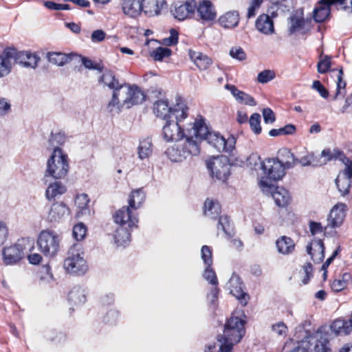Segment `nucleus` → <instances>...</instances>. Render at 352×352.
<instances>
[{
  "label": "nucleus",
  "mask_w": 352,
  "mask_h": 352,
  "mask_svg": "<svg viewBox=\"0 0 352 352\" xmlns=\"http://www.w3.org/2000/svg\"><path fill=\"white\" fill-rule=\"evenodd\" d=\"M145 192L144 190L141 188L132 191L131 195L129 198V206H124L125 208H128L131 210L132 214L135 216V214L134 213V210L139 208L142 203L145 200Z\"/></svg>",
  "instance_id": "obj_32"
},
{
  "label": "nucleus",
  "mask_w": 352,
  "mask_h": 352,
  "mask_svg": "<svg viewBox=\"0 0 352 352\" xmlns=\"http://www.w3.org/2000/svg\"><path fill=\"white\" fill-rule=\"evenodd\" d=\"M345 207L344 204H338L332 208L327 218V225L324 228L325 230L328 228H336L342 224L346 216Z\"/></svg>",
  "instance_id": "obj_19"
},
{
  "label": "nucleus",
  "mask_w": 352,
  "mask_h": 352,
  "mask_svg": "<svg viewBox=\"0 0 352 352\" xmlns=\"http://www.w3.org/2000/svg\"><path fill=\"white\" fill-rule=\"evenodd\" d=\"M221 229L226 236L232 237L234 235V230L228 216H221L217 224L218 231Z\"/></svg>",
  "instance_id": "obj_45"
},
{
  "label": "nucleus",
  "mask_w": 352,
  "mask_h": 352,
  "mask_svg": "<svg viewBox=\"0 0 352 352\" xmlns=\"http://www.w3.org/2000/svg\"><path fill=\"white\" fill-rule=\"evenodd\" d=\"M188 107L181 100L171 107L169 106L168 101L166 98H161L156 100L153 104V112L157 117L161 118L164 120L170 118H177L179 116H188Z\"/></svg>",
  "instance_id": "obj_8"
},
{
  "label": "nucleus",
  "mask_w": 352,
  "mask_h": 352,
  "mask_svg": "<svg viewBox=\"0 0 352 352\" xmlns=\"http://www.w3.org/2000/svg\"><path fill=\"white\" fill-rule=\"evenodd\" d=\"M74 55L62 52H51L47 54L48 61L58 66H63L69 63Z\"/></svg>",
  "instance_id": "obj_38"
},
{
  "label": "nucleus",
  "mask_w": 352,
  "mask_h": 352,
  "mask_svg": "<svg viewBox=\"0 0 352 352\" xmlns=\"http://www.w3.org/2000/svg\"><path fill=\"white\" fill-rule=\"evenodd\" d=\"M338 4L344 10L352 11V0H320L313 11V18L317 23L324 22L330 15V6Z\"/></svg>",
  "instance_id": "obj_13"
},
{
  "label": "nucleus",
  "mask_w": 352,
  "mask_h": 352,
  "mask_svg": "<svg viewBox=\"0 0 352 352\" xmlns=\"http://www.w3.org/2000/svg\"><path fill=\"white\" fill-rule=\"evenodd\" d=\"M261 122V116L258 113H253L249 120V124L252 129L256 134H260L261 132V127L260 125Z\"/></svg>",
  "instance_id": "obj_52"
},
{
  "label": "nucleus",
  "mask_w": 352,
  "mask_h": 352,
  "mask_svg": "<svg viewBox=\"0 0 352 352\" xmlns=\"http://www.w3.org/2000/svg\"><path fill=\"white\" fill-rule=\"evenodd\" d=\"M272 331L279 336L285 337L287 333V327L283 322H278L272 325Z\"/></svg>",
  "instance_id": "obj_58"
},
{
  "label": "nucleus",
  "mask_w": 352,
  "mask_h": 352,
  "mask_svg": "<svg viewBox=\"0 0 352 352\" xmlns=\"http://www.w3.org/2000/svg\"><path fill=\"white\" fill-rule=\"evenodd\" d=\"M300 164L302 166H321V164H319V160H316V157H314L313 153H308L301 159L297 161V164Z\"/></svg>",
  "instance_id": "obj_50"
},
{
  "label": "nucleus",
  "mask_w": 352,
  "mask_h": 352,
  "mask_svg": "<svg viewBox=\"0 0 352 352\" xmlns=\"http://www.w3.org/2000/svg\"><path fill=\"white\" fill-rule=\"evenodd\" d=\"M61 236L52 230H42L38 237L37 244L40 251L46 256L54 257L60 250Z\"/></svg>",
  "instance_id": "obj_10"
},
{
  "label": "nucleus",
  "mask_w": 352,
  "mask_h": 352,
  "mask_svg": "<svg viewBox=\"0 0 352 352\" xmlns=\"http://www.w3.org/2000/svg\"><path fill=\"white\" fill-rule=\"evenodd\" d=\"M171 54V50L167 47H160L151 53V56L155 60H162L165 57H168Z\"/></svg>",
  "instance_id": "obj_51"
},
{
  "label": "nucleus",
  "mask_w": 352,
  "mask_h": 352,
  "mask_svg": "<svg viewBox=\"0 0 352 352\" xmlns=\"http://www.w3.org/2000/svg\"><path fill=\"white\" fill-rule=\"evenodd\" d=\"M192 130L199 144L201 140H205L219 152L230 153L234 148L236 140L233 135L226 139L219 133L210 132L202 120L193 122Z\"/></svg>",
  "instance_id": "obj_1"
},
{
  "label": "nucleus",
  "mask_w": 352,
  "mask_h": 352,
  "mask_svg": "<svg viewBox=\"0 0 352 352\" xmlns=\"http://www.w3.org/2000/svg\"><path fill=\"white\" fill-rule=\"evenodd\" d=\"M331 57L327 55L321 58L318 63L317 69L320 74H324L329 71L332 73V77L336 78L337 89L335 98H337L339 95H342L341 89H344L345 88L346 82L342 80L343 70L342 67L338 69H330L331 65Z\"/></svg>",
  "instance_id": "obj_16"
},
{
  "label": "nucleus",
  "mask_w": 352,
  "mask_h": 352,
  "mask_svg": "<svg viewBox=\"0 0 352 352\" xmlns=\"http://www.w3.org/2000/svg\"><path fill=\"white\" fill-rule=\"evenodd\" d=\"M307 252L314 263H321L324 258V245L322 240L314 239L307 246Z\"/></svg>",
  "instance_id": "obj_23"
},
{
  "label": "nucleus",
  "mask_w": 352,
  "mask_h": 352,
  "mask_svg": "<svg viewBox=\"0 0 352 352\" xmlns=\"http://www.w3.org/2000/svg\"><path fill=\"white\" fill-rule=\"evenodd\" d=\"M276 246L278 252L284 255L292 254L295 248L294 241L286 236L278 238L276 241Z\"/></svg>",
  "instance_id": "obj_36"
},
{
  "label": "nucleus",
  "mask_w": 352,
  "mask_h": 352,
  "mask_svg": "<svg viewBox=\"0 0 352 352\" xmlns=\"http://www.w3.org/2000/svg\"><path fill=\"white\" fill-rule=\"evenodd\" d=\"M261 165L265 174L259 182L262 191L267 192L268 188L274 189L273 182L282 179L285 173L283 162L278 159H267L261 162Z\"/></svg>",
  "instance_id": "obj_6"
},
{
  "label": "nucleus",
  "mask_w": 352,
  "mask_h": 352,
  "mask_svg": "<svg viewBox=\"0 0 352 352\" xmlns=\"http://www.w3.org/2000/svg\"><path fill=\"white\" fill-rule=\"evenodd\" d=\"M225 88L231 92L232 96L239 102L252 107L256 105V102L253 97L242 91L239 90L234 85L227 84L225 86Z\"/></svg>",
  "instance_id": "obj_29"
},
{
  "label": "nucleus",
  "mask_w": 352,
  "mask_h": 352,
  "mask_svg": "<svg viewBox=\"0 0 352 352\" xmlns=\"http://www.w3.org/2000/svg\"><path fill=\"white\" fill-rule=\"evenodd\" d=\"M240 16L238 11L230 10L221 15L217 21L224 29H233L238 26Z\"/></svg>",
  "instance_id": "obj_25"
},
{
  "label": "nucleus",
  "mask_w": 352,
  "mask_h": 352,
  "mask_svg": "<svg viewBox=\"0 0 352 352\" xmlns=\"http://www.w3.org/2000/svg\"><path fill=\"white\" fill-rule=\"evenodd\" d=\"M306 334L305 340H302L305 352H330L327 332L320 329L311 334L309 332Z\"/></svg>",
  "instance_id": "obj_11"
},
{
  "label": "nucleus",
  "mask_w": 352,
  "mask_h": 352,
  "mask_svg": "<svg viewBox=\"0 0 352 352\" xmlns=\"http://www.w3.org/2000/svg\"><path fill=\"white\" fill-rule=\"evenodd\" d=\"M313 267L311 263H306L302 266V270L300 272L302 276V283L306 285L309 283L310 278L313 276Z\"/></svg>",
  "instance_id": "obj_54"
},
{
  "label": "nucleus",
  "mask_w": 352,
  "mask_h": 352,
  "mask_svg": "<svg viewBox=\"0 0 352 352\" xmlns=\"http://www.w3.org/2000/svg\"><path fill=\"white\" fill-rule=\"evenodd\" d=\"M331 329L337 335L346 336L352 331V326L349 321L338 319L331 324Z\"/></svg>",
  "instance_id": "obj_39"
},
{
  "label": "nucleus",
  "mask_w": 352,
  "mask_h": 352,
  "mask_svg": "<svg viewBox=\"0 0 352 352\" xmlns=\"http://www.w3.org/2000/svg\"><path fill=\"white\" fill-rule=\"evenodd\" d=\"M70 214L69 207L63 202L53 204L47 213V219L50 223L59 222Z\"/></svg>",
  "instance_id": "obj_21"
},
{
  "label": "nucleus",
  "mask_w": 352,
  "mask_h": 352,
  "mask_svg": "<svg viewBox=\"0 0 352 352\" xmlns=\"http://www.w3.org/2000/svg\"><path fill=\"white\" fill-rule=\"evenodd\" d=\"M263 116L265 123H273L275 122L276 117L273 111L270 108H265L263 110Z\"/></svg>",
  "instance_id": "obj_64"
},
{
  "label": "nucleus",
  "mask_w": 352,
  "mask_h": 352,
  "mask_svg": "<svg viewBox=\"0 0 352 352\" xmlns=\"http://www.w3.org/2000/svg\"><path fill=\"white\" fill-rule=\"evenodd\" d=\"M115 222L119 225L114 234L115 243L118 245H124L131 239V230L137 228L138 219L132 214L129 208L122 207L113 216Z\"/></svg>",
  "instance_id": "obj_4"
},
{
  "label": "nucleus",
  "mask_w": 352,
  "mask_h": 352,
  "mask_svg": "<svg viewBox=\"0 0 352 352\" xmlns=\"http://www.w3.org/2000/svg\"><path fill=\"white\" fill-rule=\"evenodd\" d=\"M128 84H120L113 91L111 99L107 105L108 111L112 115L120 113L123 108L127 109Z\"/></svg>",
  "instance_id": "obj_15"
},
{
  "label": "nucleus",
  "mask_w": 352,
  "mask_h": 352,
  "mask_svg": "<svg viewBox=\"0 0 352 352\" xmlns=\"http://www.w3.org/2000/svg\"><path fill=\"white\" fill-rule=\"evenodd\" d=\"M352 174L340 172L336 179V184L338 191L342 195H346L349 192L351 187Z\"/></svg>",
  "instance_id": "obj_33"
},
{
  "label": "nucleus",
  "mask_w": 352,
  "mask_h": 352,
  "mask_svg": "<svg viewBox=\"0 0 352 352\" xmlns=\"http://www.w3.org/2000/svg\"><path fill=\"white\" fill-rule=\"evenodd\" d=\"M40 58L36 54L30 52H16L15 63H19L23 67L36 68Z\"/></svg>",
  "instance_id": "obj_30"
},
{
  "label": "nucleus",
  "mask_w": 352,
  "mask_h": 352,
  "mask_svg": "<svg viewBox=\"0 0 352 352\" xmlns=\"http://www.w3.org/2000/svg\"><path fill=\"white\" fill-rule=\"evenodd\" d=\"M285 168H292L297 164L298 158H296L290 150L286 148L280 149L278 152Z\"/></svg>",
  "instance_id": "obj_41"
},
{
  "label": "nucleus",
  "mask_w": 352,
  "mask_h": 352,
  "mask_svg": "<svg viewBox=\"0 0 352 352\" xmlns=\"http://www.w3.org/2000/svg\"><path fill=\"white\" fill-rule=\"evenodd\" d=\"M66 141V136L63 132H58L52 133L49 140L50 146L54 147V149H61L60 146L63 145Z\"/></svg>",
  "instance_id": "obj_47"
},
{
  "label": "nucleus",
  "mask_w": 352,
  "mask_h": 352,
  "mask_svg": "<svg viewBox=\"0 0 352 352\" xmlns=\"http://www.w3.org/2000/svg\"><path fill=\"white\" fill-rule=\"evenodd\" d=\"M201 254L204 264L208 266H211L212 264V253L211 248L208 245L202 246Z\"/></svg>",
  "instance_id": "obj_55"
},
{
  "label": "nucleus",
  "mask_w": 352,
  "mask_h": 352,
  "mask_svg": "<svg viewBox=\"0 0 352 352\" xmlns=\"http://www.w3.org/2000/svg\"><path fill=\"white\" fill-rule=\"evenodd\" d=\"M211 176L218 180L226 181L230 175V164L224 155L214 157L206 162Z\"/></svg>",
  "instance_id": "obj_14"
},
{
  "label": "nucleus",
  "mask_w": 352,
  "mask_h": 352,
  "mask_svg": "<svg viewBox=\"0 0 352 352\" xmlns=\"http://www.w3.org/2000/svg\"><path fill=\"white\" fill-rule=\"evenodd\" d=\"M89 199L86 194L77 195L75 200V204L81 210L87 208Z\"/></svg>",
  "instance_id": "obj_59"
},
{
  "label": "nucleus",
  "mask_w": 352,
  "mask_h": 352,
  "mask_svg": "<svg viewBox=\"0 0 352 352\" xmlns=\"http://www.w3.org/2000/svg\"><path fill=\"white\" fill-rule=\"evenodd\" d=\"M87 233V228L82 223H77L73 228V236L76 241L82 240Z\"/></svg>",
  "instance_id": "obj_53"
},
{
  "label": "nucleus",
  "mask_w": 352,
  "mask_h": 352,
  "mask_svg": "<svg viewBox=\"0 0 352 352\" xmlns=\"http://www.w3.org/2000/svg\"><path fill=\"white\" fill-rule=\"evenodd\" d=\"M144 13L148 16L160 14L161 10L166 6L165 0H142Z\"/></svg>",
  "instance_id": "obj_28"
},
{
  "label": "nucleus",
  "mask_w": 352,
  "mask_h": 352,
  "mask_svg": "<svg viewBox=\"0 0 352 352\" xmlns=\"http://www.w3.org/2000/svg\"><path fill=\"white\" fill-rule=\"evenodd\" d=\"M230 55L239 60H243L246 58V54L241 47H232L230 51Z\"/></svg>",
  "instance_id": "obj_61"
},
{
  "label": "nucleus",
  "mask_w": 352,
  "mask_h": 352,
  "mask_svg": "<svg viewBox=\"0 0 352 352\" xmlns=\"http://www.w3.org/2000/svg\"><path fill=\"white\" fill-rule=\"evenodd\" d=\"M63 265L65 270L70 274L82 275L87 272V262L81 255L78 245H74L68 250Z\"/></svg>",
  "instance_id": "obj_12"
},
{
  "label": "nucleus",
  "mask_w": 352,
  "mask_h": 352,
  "mask_svg": "<svg viewBox=\"0 0 352 352\" xmlns=\"http://www.w3.org/2000/svg\"><path fill=\"white\" fill-rule=\"evenodd\" d=\"M245 321L238 316H231L224 325L223 333L218 336L221 343L218 352H231L233 346L239 342L245 333Z\"/></svg>",
  "instance_id": "obj_2"
},
{
  "label": "nucleus",
  "mask_w": 352,
  "mask_h": 352,
  "mask_svg": "<svg viewBox=\"0 0 352 352\" xmlns=\"http://www.w3.org/2000/svg\"><path fill=\"white\" fill-rule=\"evenodd\" d=\"M342 155V151L338 148H325L321 153V157H323L322 161H319V164H321V166L323 164H326L328 162H330L333 160L339 159V157Z\"/></svg>",
  "instance_id": "obj_46"
},
{
  "label": "nucleus",
  "mask_w": 352,
  "mask_h": 352,
  "mask_svg": "<svg viewBox=\"0 0 352 352\" xmlns=\"http://www.w3.org/2000/svg\"><path fill=\"white\" fill-rule=\"evenodd\" d=\"M196 3L194 1H186L182 3H175L171 12L176 19L183 21L194 13Z\"/></svg>",
  "instance_id": "obj_22"
},
{
  "label": "nucleus",
  "mask_w": 352,
  "mask_h": 352,
  "mask_svg": "<svg viewBox=\"0 0 352 352\" xmlns=\"http://www.w3.org/2000/svg\"><path fill=\"white\" fill-rule=\"evenodd\" d=\"M264 193H270L276 203L279 207L287 206L290 201V195L287 190L277 187L275 186L274 189L268 188L267 192H263Z\"/></svg>",
  "instance_id": "obj_26"
},
{
  "label": "nucleus",
  "mask_w": 352,
  "mask_h": 352,
  "mask_svg": "<svg viewBox=\"0 0 352 352\" xmlns=\"http://www.w3.org/2000/svg\"><path fill=\"white\" fill-rule=\"evenodd\" d=\"M204 214L211 219L217 218L221 212V206L218 202L207 199L204 203Z\"/></svg>",
  "instance_id": "obj_42"
},
{
  "label": "nucleus",
  "mask_w": 352,
  "mask_h": 352,
  "mask_svg": "<svg viewBox=\"0 0 352 352\" xmlns=\"http://www.w3.org/2000/svg\"><path fill=\"white\" fill-rule=\"evenodd\" d=\"M197 14L202 23H210L217 18L214 5L208 0H202L197 6Z\"/></svg>",
  "instance_id": "obj_18"
},
{
  "label": "nucleus",
  "mask_w": 352,
  "mask_h": 352,
  "mask_svg": "<svg viewBox=\"0 0 352 352\" xmlns=\"http://www.w3.org/2000/svg\"><path fill=\"white\" fill-rule=\"evenodd\" d=\"M33 247V243L28 239H19L14 244L2 250L3 262L6 265L18 263Z\"/></svg>",
  "instance_id": "obj_7"
},
{
  "label": "nucleus",
  "mask_w": 352,
  "mask_h": 352,
  "mask_svg": "<svg viewBox=\"0 0 352 352\" xmlns=\"http://www.w3.org/2000/svg\"><path fill=\"white\" fill-rule=\"evenodd\" d=\"M66 186L60 182H54L50 184L46 189L45 196L49 200L56 199L65 194Z\"/></svg>",
  "instance_id": "obj_37"
},
{
  "label": "nucleus",
  "mask_w": 352,
  "mask_h": 352,
  "mask_svg": "<svg viewBox=\"0 0 352 352\" xmlns=\"http://www.w3.org/2000/svg\"><path fill=\"white\" fill-rule=\"evenodd\" d=\"M142 0H123L122 9L124 14L135 18L143 12Z\"/></svg>",
  "instance_id": "obj_27"
},
{
  "label": "nucleus",
  "mask_w": 352,
  "mask_h": 352,
  "mask_svg": "<svg viewBox=\"0 0 352 352\" xmlns=\"http://www.w3.org/2000/svg\"><path fill=\"white\" fill-rule=\"evenodd\" d=\"M227 287L230 290V293L233 295L243 306L248 304L249 295L245 292V286L241 278L237 274H232L227 283Z\"/></svg>",
  "instance_id": "obj_17"
},
{
  "label": "nucleus",
  "mask_w": 352,
  "mask_h": 352,
  "mask_svg": "<svg viewBox=\"0 0 352 352\" xmlns=\"http://www.w3.org/2000/svg\"><path fill=\"white\" fill-rule=\"evenodd\" d=\"M312 88L314 89L317 90L322 98H327L328 97V90L326 89V88L322 85V83L319 80L314 81L312 84Z\"/></svg>",
  "instance_id": "obj_63"
},
{
  "label": "nucleus",
  "mask_w": 352,
  "mask_h": 352,
  "mask_svg": "<svg viewBox=\"0 0 352 352\" xmlns=\"http://www.w3.org/2000/svg\"><path fill=\"white\" fill-rule=\"evenodd\" d=\"M16 50L13 48L5 49L0 55V77L10 74L12 66L15 63Z\"/></svg>",
  "instance_id": "obj_20"
},
{
  "label": "nucleus",
  "mask_w": 352,
  "mask_h": 352,
  "mask_svg": "<svg viewBox=\"0 0 352 352\" xmlns=\"http://www.w3.org/2000/svg\"><path fill=\"white\" fill-rule=\"evenodd\" d=\"M204 278L213 285H217L218 283L217 278L215 272L211 268V266L206 265L204 270Z\"/></svg>",
  "instance_id": "obj_56"
},
{
  "label": "nucleus",
  "mask_w": 352,
  "mask_h": 352,
  "mask_svg": "<svg viewBox=\"0 0 352 352\" xmlns=\"http://www.w3.org/2000/svg\"><path fill=\"white\" fill-rule=\"evenodd\" d=\"M40 280L43 283H51L54 280V276L51 272V268L49 265L42 266L40 271Z\"/></svg>",
  "instance_id": "obj_49"
},
{
  "label": "nucleus",
  "mask_w": 352,
  "mask_h": 352,
  "mask_svg": "<svg viewBox=\"0 0 352 352\" xmlns=\"http://www.w3.org/2000/svg\"><path fill=\"white\" fill-rule=\"evenodd\" d=\"M198 141L195 140L191 129H187L186 138L167 148L165 151L167 157L174 162H182L190 155H197L199 153Z\"/></svg>",
  "instance_id": "obj_3"
},
{
  "label": "nucleus",
  "mask_w": 352,
  "mask_h": 352,
  "mask_svg": "<svg viewBox=\"0 0 352 352\" xmlns=\"http://www.w3.org/2000/svg\"><path fill=\"white\" fill-rule=\"evenodd\" d=\"M305 24V21L302 18L297 16H292L289 18V30L291 34L300 30L302 29V26Z\"/></svg>",
  "instance_id": "obj_48"
},
{
  "label": "nucleus",
  "mask_w": 352,
  "mask_h": 352,
  "mask_svg": "<svg viewBox=\"0 0 352 352\" xmlns=\"http://www.w3.org/2000/svg\"><path fill=\"white\" fill-rule=\"evenodd\" d=\"M8 236V228L3 221H0V247L6 241Z\"/></svg>",
  "instance_id": "obj_62"
},
{
  "label": "nucleus",
  "mask_w": 352,
  "mask_h": 352,
  "mask_svg": "<svg viewBox=\"0 0 352 352\" xmlns=\"http://www.w3.org/2000/svg\"><path fill=\"white\" fill-rule=\"evenodd\" d=\"M98 81L113 91L120 85L119 80L116 78L114 73L107 69L104 71Z\"/></svg>",
  "instance_id": "obj_40"
},
{
  "label": "nucleus",
  "mask_w": 352,
  "mask_h": 352,
  "mask_svg": "<svg viewBox=\"0 0 352 352\" xmlns=\"http://www.w3.org/2000/svg\"><path fill=\"white\" fill-rule=\"evenodd\" d=\"M45 338L54 344H61L66 340V334L56 329L48 330L45 332Z\"/></svg>",
  "instance_id": "obj_43"
},
{
  "label": "nucleus",
  "mask_w": 352,
  "mask_h": 352,
  "mask_svg": "<svg viewBox=\"0 0 352 352\" xmlns=\"http://www.w3.org/2000/svg\"><path fill=\"white\" fill-rule=\"evenodd\" d=\"M338 160H340L345 166L344 169L341 172L346 173V174H352V160L346 157L342 151V155H340Z\"/></svg>",
  "instance_id": "obj_60"
},
{
  "label": "nucleus",
  "mask_w": 352,
  "mask_h": 352,
  "mask_svg": "<svg viewBox=\"0 0 352 352\" xmlns=\"http://www.w3.org/2000/svg\"><path fill=\"white\" fill-rule=\"evenodd\" d=\"M153 152L152 142L149 138L140 141L138 146V155L141 160L148 158Z\"/></svg>",
  "instance_id": "obj_44"
},
{
  "label": "nucleus",
  "mask_w": 352,
  "mask_h": 352,
  "mask_svg": "<svg viewBox=\"0 0 352 352\" xmlns=\"http://www.w3.org/2000/svg\"><path fill=\"white\" fill-rule=\"evenodd\" d=\"M256 29L265 34H270L274 32V23L268 14H262L256 21Z\"/></svg>",
  "instance_id": "obj_34"
},
{
  "label": "nucleus",
  "mask_w": 352,
  "mask_h": 352,
  "mask_svg": "<svg viewBox=\"0 0 352 352\" xmlns=\"http://www.w3.org/2000/svg\"><path fill=\"white\" fill-rule=\"evenodd\" d=\"M186 117L179 116L177 118H170L165 120V124L162 127V137L166 142L180 141L186 138L187 129H191L193 122L188 124V126L181 125V122Z\"/></svg>",
  "instance_id": "obj_9"
},
{
  "label": "nucleus",
  "mask_w": 352,
  "mask_h": 352,
  "mask_svg": "<svg viewBox=\"0 0 352 352\" xmlns=\"http://www.w3.org/2000/svg\"><path fill=\"white\" fill-rule=\"evenodd\" d=\"M275 78L274 72L265 69L258 74L257 80L260 83H267Z\"/></svg>",
  "instance_id": "obj_57"
},
{
  "label": "nucleus",
  "mask_w": 352,
  "mask_h": 352,
  "mask_svg": "<svg viewBox=\"0 0 352 352\" xmlns=\"http://www.w3.org/2000/svg\"><path fill=\"white\" fill-rule=\"evenodd\" d=\"M69 169V158L62 149H54L47 161L45 177H51L55 179L66 177Z\"/></svg>",
  "instance_id": "obj_5"
},
{
  "label": "nucleus",
  "mask_w": 352,
  "mask_h": 352,
  "mask_svg": "<svg viewBox=\"0 0 352 352\" xmlns=\"http://www.w3.org/2000/svg\"><path fill=\"white\" fill-rule=\"evenodd\" d=\"M127 91V109H129L134 105L142 103L146 99L145 94L136 85L128 84Z\"/></svg>",
  "instance_id": "obj_24"
},
{
  "label": "nucleus",
  "mask_w": 352,
  "mask_h": 352,
  "mask_svg": "<svg viewBox=\"0 0 352 352\" xmlns=\"http://www.w3.org/2000/svg\"><path fill=\"white\" fill-rule=\"evenodd\" d=\"M68 300L71 305L80 306L86 302L85 291L79 286H75L70 291Z\"/></svg>",
  "instance_id": "obj_35"
},
{
  "label": "nucleus",
  "mask_w": 352,
  "mask_h": 352,
  "mask_svg": "<svg viewBox=\"0 0 352 352\" xmlns=\"http://www.w3.org/2000/svg\"><path fill=\"white\" fill-rule=\"evenodd\" d=\"M189 56L200 70L207 69L212 63V59L202 52L189 50Z\"/></svg>",
  "instance_id": "obj_31"
}]
</instances>
